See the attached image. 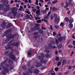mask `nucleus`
<instances>
[{"mask_svg":"<svg viewBox=\"0 0 75 75\" xmlns=\"http://www.w3.org/2000/svg\"><path fill=\"white\" fill-rule=\"evenodd\" d=\"M11 30V29H9L5 32V35L6 37V38H8V40H7L5 41L6 42L8 41L9 40H11V38L16 37V35H14L13 36L11 35V34L10 35H8V33H10Z\"/></svg>","mask_w":75,"mask_h":75,"instance_id":"1","label":"nucleus"},{"mask_svg":"<svg viewBox=\"0 0 75 75\" xmlns=\"http://www.w3.org/2000/svg\"><path fill=\"white\" fill-rule=\"evenodd\" d=\"M50 13H51V11H49L47 16H44V18H45L44 19V21L45 22H46V23H47V19H49V18H50Z\"/></svg>","mask_w":75,"mask_h":75,"instance_id":"2","label":"nucleus"},{"mask_svg":"<svg viewBox=\"0 0 75 75\" xmlns=\"http://www.w3.org/2000/svg\"><path fill=\"white\" fill-rule=\"evenodd\" d=\"M9 56L10 58L12 59H13V61H15L16 58H15L14 55H13V53L12 52H11V53H10L9 54Z\"/></svg>","mask_w":75,"mask_h":75,"instance_id":"3","label":"nucleus"},{"mask_svg":"<svg viewBox=\"0 0 75 75\" xmlns=\"http://www.w3.org/2000/svg\"><path fill=\"white\" fill-rule=\"evenodd\" d=\"M54 43V41L53 40H52L51 42V44H49L48 45L49 47L50 48H52L53 49H55L56 48L55 46H53L52 45Z\"/></svg>","mask_w":75,"mask_h":75,"instance_id":"4","label":"nucleus"},{"mask_svg":"<svg viewBox=\"0 0 75 75\" xmlns=\"http://www.w3.org/2000/svg\"><path fill=\"white\" fill-rule=\"evenodd\" d=\"M54 17L56 18L55 20V23H58L59 22V18H57V15L56 14H54Z\"/></svg>","mask_w":75,"mask_h":75,"instance_id":"5","label":"nucleus"},{"mask_svg":"<svg viewBox=\"0 0 75 75\" xmlns=\"http://www.w3.org/2000/svg\"><path fill=\"white\" fill-rule=\"evenodd\" d=\"M12 13L13 14V16H15L17 14V11H15V8H13L12 9Z\"/></svg>","mask_w":75,"mask_h":75,"instance_id":"6","label":"nucleus"},{"mask_svg":"<svg viewBox=\"0 0 75 75\" xmlns=\"http://www.w3.org/2000/svg\"><path fill=\"white\" fill-rule=\"evenodd\" d=\"M68 4L69 6H73L75 4V3L73 1H69L68 2Z\"/></svg>","mask_w":75,"mask_h":75,"instance_id":"7","label":"nucleus"},{"mask_svg":"<svg viewBox=\"0 0 75 75\" xmlns=\"http://www.w3.org/2000/svg\"><path fill=\"white\" fill-rule=\"evenodd\" d=\"M38 58L39 59H40L41 61H40L41 62H42V63H45L46 62V61H45V62L42 61H43V58L41 57V56H39L38 57Z\"/></svg>","mask_w":75,"mask_h":75,"instance_id":"8","label":"nucleus"},{"mask_svg":"<svg viewBox=\"0 0 75 75\" xmlns=\"http://www.w3.org/2000/svg\"><path fill=\"white\" fill-rule=\"evenodd\" d=\"M36 27H34V28H31V30L32 31H35V30H40V28L39 27H37L36 28Z\"/></svg>","mask_w":75,"mask_h":75,"instance_id":"9","label":"nucleus"},{"mask_svg":"<svg viewBox=\"0 0 75 75\" xmlns=\"http://www.w3.org/2000/svg\"><path fill=\"white\" fill-rule=\"evenodd\" d=\"M7 62V61L5 60L1 64V66L2 68H3L4 69V67H3V65H4L5 64V62Z\"/></svg>","mask_w":75,"mask_h":75,"instance_id":"10","label":"nucleus"},{"mask_svg":"<svg viewBox=\"0 0 75 75\" xmlns=\"http://www.w3.org/2000/svg\"><path fill=\"white\" fill-rule=\"evenodd\" d=\"M34 72L35 74H38L39 73V70L38 69H36L34 71Z\"/></svg>","mask_w":75,"mask_h":75,"instance_id":"11","label":"nucleus"},{"mask_svg":"<svg viewBox=\"0 0 75 75\" xmlns=\"http://www.w3.org/2000/svg\"><path fill=\"white\" fill-rule=\"evenodd\" d=\"M6 25V23H5V22H4L2 23L1 26L2 28H3Z\"/></svg>","mask_w":75,"mask_h":75,"instance_id":"12","label":"nucleus"},{"mask_svg":"<svg viewBox=\"0 0 75 75\" xmlns=\"http://www.w3.org/2000/svg\"><path fill=\"white\" fill-rule=\"evenodd\" d=\"M11 26V24L10 23H9L7 26H6V28H9V27H10Z\"/></svg>","mask_w":75,"mask_h":75,"instance_id":"13","label":"nucleus"},{"mask_svg":"<svg viewBox=\"0 0 75 75\" xmlns=\"http://www.w3.org/2000/svg\"><path fill=\"white\" fill-rule=\"evenodd\" d=\"M74 21V19H73L72 18H71L69 20V22L70 23H73Z\"/></svg>","mask_w":75,"mask_h":75,"instance_id":"14","label":"nucleus"},{"mask_svg":"<svg viewBox=\"0 0 75 75\" xmlns=\"http://www.w3.org/2000/svg\"><path fill=\"white\" fill-rule=\"evenodd\" d=\"M31 8H32V10L33 12H35L37 11V8L34 9V8L33 7H32Z\"/></svg>","mask_w":75,"mask_h":75,"instance_id":"15","label":"nucleus"},{"mask_svg":"<svg viewBox=\"0 0 75 75\" xmlns=\"http://www.w3.org/2000/svg\"><path fill=\"white\" fill-rule=\"evenodd\" d=\"M19 10L20 11H21L22 10H24V8H23V7L21 6H20V8L19 9Z\"/></svg>","mask_w":75,"mask_h":75,"instance_id":"16","label":"nucleus"},{"mask_svg":"<svg viewBox=\"0 0 75 75\" xmlns=\"http://www.w3.org/2000/svg\"><path fill=\"white\" fill-rule=\"evenodd\" d=\"M63 39V38H62V37H60L59 38V40L60 42L62 41Z\"/></svg>","mask_w":75,"mask_h":75,"instance_id":"17","label":"nucleus"},{"mask_svg":"<svg viewBox=\"0 0 75 75\" xmlns=\"http://www.w3.org/2000/svg\"><path fill=\"white\" fill-rule=\"evenodd\" d=\"M12 45L13 46H18V43H13L12 44Z\"/></svg>","mask_w":75,"mask_h":75,"instance_id":"18","label":"nucleus"},{"mask_svg":"<svg viewBox=\"0 0 75 75\" xmlns=\"http://www.w3.org/2000/svg\"><path fill=\"white\" fill-rule=\"evenodd\" d=\"M42 12L43 13V14H45V13L47 12V10L46 9H45L42 11Z\"/></svg>","mask_w":75,"mask_h":75,"instance_id":"19","label":"nucleus"},{"mask_svg":"<svg viewBox=\"0 0 75 75\" xmlns=\"http://www.w3.org/2000/svg\"><path fill=\"white\" fill-rule=\"evenodd\" d=\"M6 8H7V9H6V11H8V10H10V7L9 6V5H8V6H7L6 7Z\"/></svg>","mask_w":75,"mask_h":75,"instance_id":"20","label":"nucleus"},{"mask_svg":"<svg viewBox=\"0 0 75 75\" xmlns=\"http://www.w3.org/2000/svg\"><path fill=\"white\" fill-rule=\"evenodd\" d=\"M58 2V1L57 0H55L54 1H53L52 2V4H55V3H57Z\"/></svg>","mask_w":75,"mask_h":75,"instance_id":"21","label":"nucleus"},{"mask_svg":"<svg viewBox=\"0 0 75 75\" xmlns=\"http://www.w3.org/2000/svg\"><path fill=\"white\" fill-rule=\"evenodd\" d=\"M5 48L6 49H11V47H10V46H8L7 47H6Z\"/></svg>","mask_w":75,"mask_h":75,"instance_id":"22","label":"nucleus"},{"mask_svg":"<svg viewBox=\"0 0 75 75\" xmlns=\"http://www.w3.org/2000/svg\"><path fill=\"white\" fill-rule=\"evenodd\" d=\"M67 63V61L65 60H63V62H62V64L63 65H64V64H65Z\"/></svg>","mask_w":75,"mask_h":75,"instance_id":"23","label":"nucleus"},{"mask_svg":"<svg viewBox=\"0 0 75 75\" xmlns=\"http://www.w3.org/2000/svg\"><path fill=\"white\" fill-rule=\"evenodd\" d=\"M28 70L30 73V74H32L33 73V71H32V70H31V69H28Z\"/></svg>","mask_w":75,"mask_h":75,"instance_id":"24","label":"nucleus"},{"mask_svg":"<svg viewBox=\"0 0 75 75\" xmlns=\"http://www.w3.org/2000/svg\"><path fill=\"white\" fill-rule=\"evenodd\" d=\"M68 7V3H67L66 5V6H64V8H67Z\"/></svg>","mask_w":75,"mask_h":75,"instance_id":"25","label":"nucleus"},{"mask_svg":"<svg viewBox=\"0 0 75 75\" xmlns=\"http://www.w3.org/2000/svg\"><path fill=\"white\" fill-rule=\"evenodd\" d=\"M64 20H65L66 21H67V22L69 21V19H68V18H66L64 19Z\"/></svg>","mask_w":75,"mask_h":75,"instance_id":"26","label":"nucleus"},{"mask_svg":"<svg viewBox=\"0 0 75 75\" xmlns=\"http://www.w3.org/2000/svg\"><path fill=\"white\" fill-rule=\"evenodd\" d=\"M61 62H59L57 63V66L59 67V66H61Z\"/></svg>","mask_w":75,"mask_h":75,"instance_id":"27","label":"nucleus"},{"mask_svg":"<svg viewBox=\"0 0 75 75\" xmlns=\"http://www.w3.org/2000/svg\"><path fill=\"white\" fill-rule=\"evenodd\" d=\"M40 10H37L36 12V14H40Z\"/></svg>","mask_w":75,"mask_h":75,"instance_id":"28","label":"nucleus"},{"mask_svg":"<svg viewBox=\"0 0 75 75\" xmlns=\"http://www.w3.org/2000/svg\"><path fill=\"white\" fill-rule=\"evenodd\" d=\"M59 70V68H58L57 67H56L54 69V71H56V72H57V71H58Z\"/></svg>","mask_w":75,"mask_h":75,"instance_id":"29","label":"nucleus"},{"mask_svg":"<svg viewBox=\"0 0 75 75\" xmlns=\"http://www.w3.org/2000/svg\"><path fill=\"white\" fill-rule=\"evenodd\" d=\"M62 44H60L59 46L58 49H60V48H61V47H62Z\"/></svg>","mask_w":75,"mask_h":75,"instance_id":"30","label":"nucleus"},{"mask_svg":"<svg viewBox=\"0 0 75 75\" xmlns=\"http://www.w3.org/2000/svg\"><path fill=\"white\" fill-rule=\"evenodd\" d=\"M69 27L70 28H72V27H73V24L70 23L69 25Z\"/></svg>","mask_w":75,"mask_h":75,"instance_id":"31","label":"nucleus"},{"mask_svg":"<svg viewBox=\"0 0 75 75\" xmlns=\"http://www.w3.org/2000/svg\"><path fill=\"white\" fill-rule=\"evenodd\" d=\"M69 71H67L65 72L64 73V74L65 75H66V74H69Z\"/></svg>","mask_w":75,"mask_h":75,"instance_id":"32","label":"nucleus"},{"mask_svg":"<svg viewBox=\"0 0 75 75\" xmlns=\"http://www.w3.org/2000/svg\"><path fill=\"white\" fill-rule=\"evenodd\" d=\"M25 12H26V13H27L28 14H30V11H29V10L25 11Z\"/></svg>","mask_w":75,"mask_h":75,"instance_id":"33","label":"nucleus"},{"mask_svg":"<svg viewBox=\"0 0 75 75\" xmlns=\"http://www.w3.org/2000/svg\"><path fill=\"white\" fill-rule=\"evenodd\" d=\"M34 17H35V19L36 20H38V19H40V18L36 17H35V15L34 16Z\"/></svg>","mask_w":75,"mask_h":75,"instance_id":"34","label":"nucleus"},{"mask_svg":"<svg viewBox=\"0 0 75 75\" xmlns=\"http://www.w3.org/2000/svg\"><path fill=\"white\" fill-rule=\"evenodd\" d=\"M37 23H41V20H38L37 21Z\"/></svg>","mask_w":75,"mask_h":75,"instance_id":"35","label":"nucleus"},{"mask_svg":"<svg viewBox=\"0 0 75 75\" xmlns=\"http://www.w3.org/2000/svg\"><path fill=\"white\" fill-rule=\"evenodd\" d=\"M64 24L62 22L60 24V26L61 27H64Z\"/></svg>","mask_w":75,"mask_h":75,"instance_id":"36","label":"nucleus"},{"mask_svg":"<svg viewBox=\"0 0 75 75\" xmlns=\"http://www.w3.org/2000/svg\"><path fill=\"white\" fill-rule=\"evenodd\" d=\"M28 55H31V54H32V53H31V52H28Z\"/></svg>","mask_w":75,"mask_h":75,"instance_id":"37","label":"nucleus"},{"mask_svg":"<svg viewBox=\"0 0 75 75\" xmlns=\"http://www.w3.org/2000/svg\"><path fill=\"white\" fill-rule=\"evenodd\" d=\"M52 11H56V8H55V7H53L52 8Z\"/></svg>","mask_w":75,"mask_h":75,"instance_id":"38","label":"nucleus"},{"mask_svg":"<svg viewBox=\"0 0 75 75\" xmlns=\"http://www.w3.org/2000/svg\"><path fill=\"white\" fill-rule=\"evenodd\" d=\"M35 26H37V27H39L40 26V24L38 23H36L35 24Z\"/></svg>","mask_w":75,"mask_h":75,"instance_id":"39","label":"nucleus"},{"mask_svg":"<svg viewBox=\"0 0 75 75\" xmlns=\"http://www.w3.org/2000/svg\"><path fill=\"white\" fill-rule=\"evenodd\" d=\"M41 55L43 58H45V55L43 53H42L41 54Z\"/></svg>","mask_w":75,"mask_h":75,"instance_id":"40","label":"nucleus"},{"mask_svg":"<svg viewBox=\"0 0 75 75\" xmlns=\"http://www.w3.org/2000/svg\"><path fill=\"white\" fill-rule=\"evenodd\" d=\"M46 57L47 58H48V57H50V55L49 54H46Z\"/></svg>","mask_w":75,"mask_h":75,"instance_id":"41","label":"nucleus"},{"mask_svg":"<svg viewBox=\"0 0 75 75\" xmlns=\"http://www.w3.org/2000/svg\"><path fill=\"white\" fill-rule=\"evenodd\" d=\"M38 65H36V67H40L41 65H40V63H38Z\"/></svg>","mask_w":75,"mask_h":75,"instance_id":"42","label":"nucleus"},{"mask_svg":"<svg viewBox=\"0 0 75 75\" xmlns=\"http://www.w3.org/2000/svg\"><path fill=\"white\" fill-rule=\"evenodd\" d=\"M38 0H36L35 4L36 5H38Z\"/></svg>","mask_w":75,"mask_h":75,"instance_id":"43","label":"nucleus"},{"mask_svg":"<svg viewBox=\"0 0 75 75\" xmlns=\"http://www.w3.org/2000/svg\"><path fill=\"white\" fill-rule=\"evenodd\" d=\"M55 27L56 29H58V27H59L58 25H55Z\"/></svg>","mask_w":75,"mask_h":75,"instance_id":"44","label":"nucleus"},{"mask_svg":"<svg viewBox=\"0 0 75 75\" xmlns=\"http://www.w3.org/2000/svg\"><path fill=\"white\" fill-rule=\"evenodd\" d=\"M1 1L2 3H6V0H3L2 1Z\"/></svg>","mask_w":75,"mask_h":75,"instance_id":"45","label":"nucleus"},{"mask_svg":"<svg viewBox=\"0 0 75 75\" xmlns=\"http://www.w3.org/2000/svg\"><path fill=\"white\" fill-rule=\"evenodd\" d=\"M56 42L57 45H58V40H56Z\"/></svg>","mask_w":75,"mask_h":75,"instance_id":"46","label":"nucleus"},{"mask_svg":"<svg viewBox=\"0 0 75 75\" xmlns=\"http://www.w3.org/2000/svg\"><path fill=\"white\" fill-rule=\"evenodd\" d=\"M70 53H71V51L69 50L67 51V54H70Z\"/></svg>","mask_w":75,"mask_h":75,"instance_id":"47","label":"nucleus"},{"mask_svg":"<svg viewBox=\"0 0 75 75\" xmlns=\"http://www.w3.org/2000/svg\"><path fill=\"white\" fill-rule=\"evenodd\" d=\"M68 47L69 48H72L73 47V46L72 45H69V46H68Z\"/></svg>","mask_w":75,"mask_h":75,"instance_id":"48","label":"nucleus"},{"mask_svg":"<svg viewBox=\"0 0 75 75\" xmlns=\"http://www.w3.org/2000/svg\"><path fill=\"white\" fill-rule=\"evenodd\" d=\"M39 33H43V31L42 30H40L39 31Z\"/></svg>","mask_w":75,"mask_h":75,"instance_id":"49","label":"nucleus"},{"mask_svg":"<svg viewBox=\"0 0 75 75\" xmlns=\"http://www.w3.org/2000/svg\"><path fill=\"white\" fill-rule=\"evenodd\" d=\"M59 59V57H57L56 58V61H58Z\"/></svg>","mask_w":75,"mask_h":75,"instance_id":"50","label":"nucleus"},{"mask_svg":"<svg viewBox=\"0 0 75 75\" xmlns=\"http://www.w3.org/2000/svg\"><path fill=\"white\" fill-rule=\"evenodd\" d=\"M71 11L70 10H69L68 11V12H67V14H69V13H71Z\"/></svg>","mask_w":75,"mask_h":75,"instance_id":"51","label":"nucleus"},{"mask_svg":"<svg viewBox=\"0 0 75 75\" xmlns=\"http://www.w3.org/2000/svg\"><path fill=\"white\" fill-rule=\"evenodd\" d=\"M50 18L51 19V20L53 19L54 18V17H53V16H51L50 17Z\"/></svg>","mask_w":75,"mask_h":75,"instance_id":"52","label":"nucleus"},{"mask_svg":"<svg viewBox=\"0 0 75 75\" xmlns=\"http://www.w3.org/2000/svg\"><path fill=\"white\" fill-rule=\"evenodd\" d=\"M50 29H51L52 30H53V28H52V25H50Z\"/></svg>","mask_w":75,"mask_h":75,"instance_id":"53","label":"nucleus"},{"mask_svg":"<svg viewBox=\"0 0 75 75\" xmlns=\"http://www.w3.org/2000/svg\"><path fill=\"white\" fill-rule=\"evenodd\" d=\"M6 6V4H0V6Z\"/></svg>","mask_w":75,"mask_h":75,"instance_id":"54","label":"nucleus"},{"mask_svg":"<svg viewBox=\"0 0 75 75\" xmlns=\"http://www.w3.org/2000/svg\"><path fill=\"white\" fill-rule=\"evenodd\" d=\"M40 2H42V3H44V1H43V0H39Z\"/></svg>","mask_w":75,"mask_h":75,"instance_id":"55","label":"nucleus"},{"mask_svg":"<svg viewBox=\"0 0 75 75\" xmlns=\"http://www.w3.org/2000/svg\"><path fill=\"white\" fill-rule=\"evenodd\" d=\"M71 68H72V66H69V69H71Z\"/></svg>","mask_w":75,"mask_h":75,"instance_id":"56","label":"nucleus"},{"mask_svg":"<svg viewBox=\"0 0 75 75\" xmlns=\"http://www.w3.org/2000/svg\"><path fill=\"white\" fill-rule=\"evenodd\" d=\"M74 53V52H72L71 54V57H72V55H73V54Z\"/></svg>","mask_w":75,"mask_h":75,"instance_id":"57","label":"nucleus"},{"mask_svg":"<svg viewBox=\"0 0 75 75\" xmlns=\"http://www.w3.org/2000/svg\"><path fill=\"white\" fill-rule=\"evenodd\" d=\"M42 28L43 30H46V28H44L43 27H42Z\"/></svg>","mask_w":75,"mask_h":75,"instance_id":"58","label":"nucleus"},{"mask_svg":"<svg viewBox=\"0 0 75 75\" xmlns=\"http://www.w3.org/2000/svg\"><path fill=\"white\" fill-rule=\"evenodd\" d=\"M37 8L38 10H40V6H37Z\"/></svg>","mask_w":75,"mask_h":75,"instance_id":"59","label":"nucleus"},{"mask_svg":"<svg viewBox=\"0 0 75 75\" xmlns=\"http://www.w3.org/2000/svg\"><path fill=\"white\" fill-rule=\"evenodd\" d=\"M73 14H74V13H75V9H74L73 11L72 12Z\"/></svg>","mask_w":75,"mask_h":75,"instance_id":"60","label":"nucleus"},{"mask_svg":"<svg viewBox=\"0 0 75 75\" xmlns=\"http://www.w3.org/2000/svg\"><path fill=\"white\" fill-rule=\"evenodd\" d=\"M28 2L30 3H32V2L31 1V0H29Z\"/></svg>","mask_w":75,"mask_h":75,"instance_id":"61","label":"nucleus"},{"mask_svg":"<svg viewBox=\"0 0 75 75\" xmlns=\"http://www.w3.org/2000/svg\"><path fill=\"white\" fill-rule=\"evenodd\" d=\"M25 3H28V1L27 0H25L24 1Z\"/></svg>","mask_w":75,"mask_h":75,"instance_id":"62","label":"nucleus"},{"mask_svg":"<svg viewBox=\"0 0 75 75\" xmlns=\"http://www.w3.org/2000/svg\"><path fill=\"white\" fill-rule=\"evenodd\" d=\"M72 38H74V40H75V37L74 36V35H73L72 36Z\"/></svg>","mask_w":75,"mask_h":75,"instance_id":"63","label":"nucleus"},{"mask_svg":"<svg viewBox=\"0 0 75 75\" xmlns=\"http://www.w3.org/2000/svg\"><path fill=\"white\" fill-rule=\"evenodd\" d=\"M73 43L74 45H75V41H73Z\"/></svg>","mask_w":75,"mask_h":75,"instance_id":"64","label":"nucleus"}]
</instances>
